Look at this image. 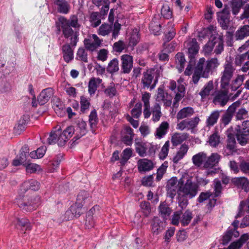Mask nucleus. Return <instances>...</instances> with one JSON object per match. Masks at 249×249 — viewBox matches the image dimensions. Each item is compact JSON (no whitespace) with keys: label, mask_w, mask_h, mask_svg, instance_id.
<instances>
[{"label":"nucleus","mask_w":249,"mask_h":249,"mask_svg":"<svg viewBox=\"0 0 249 249\" xmlns=\"http://www.w3.org/2000/svg\"><path fill=\"white\" fill-rule=\"evenodd\" d=\"M59 21L64 37L70 38V44L72 46H76L78 41V31L80 26L77 16L75 15H71L69 19L61 17L59 18Z\"/></svg>","instance_id":"obj_1"},{"label":"nucleus","mask_w":249,"mask_h":249,"mask_svg":"<svg viewBox=\"0 0 249 249\" xmlns=\"http://www.w3.org/2000/svg\"><path fill=\"white\" fill-rule=\"evenodd\" d=\"M219 65V62L217 58H212L207 61L203 57L200 58L195 68L192 76L193 83L197 84L201 77L208 78Z\"/></svg>","instance_id":"obj_2"},{"label":"nucleus","mask_w":249,"mask_h":249,"mask_svg":"<svg viewBox=\"0 0 249 249\" xmlns=\"http://www.w3.org/2000/svg\"><path fill=\"white\" fill-rule=\"evenodd\" d=\"M75 134V128L72 126L67 127L62 132L61 126L54 127L47 139L48 143L53 144L57 143L60 146H64L68 140Z\"/></svg>","instance_id":"obj_3"},{"label":"nucleus","mask_w":249,"mask_h":249,"mask_svg":"<svg viewBox=\"0 0 249 249\" xmlns=\"http://www.w3.org/2000/svg\"><path fill=\"white\" fill-rule=\"evenodd\" d=\"M151 95L149 93L145 92L142 97V100L143 103V115L145 118H148L152 115V120L154 122H158L161 115V107L160 104L156 103L150 109L149 100Z\"/></svg>","instance_id":"obj_4"},{"label":"nucleus","mask_w":249,"mask_h":249,"mask_svg":"<svg viewBox=\"0 0 249 249\" xmlns=\"http://www.w3.org/2000/svg\"><path fill=\"white\" fill-rule=\"evenodd\" d=\"M20 192L16 199V203L20 209L26 212H31L36 209L40 205V197L36 196H23Z\"/></svg>","instance_id":"obj_5"},{"label":"nucleus","mask_w":249,"mask_h":249,"mask_svg":"<svg viewBox=\"0 0 249 249\" xmlns=\"http://www.w3.org/2000/svg\"><path fill=\"white\" fill-rule=\"evenodd\" d=\"M178 193L186 196L189 199L196 195L199 188L198 184L190 179H187L184 183L183 179L181 178L178 180Z\"/></svg>","instance_id":"obj_6"},{"label":"nucleus","mask_w":249,"mask_h":249,"mask_svg":"<svg viewBox=\"0 0 249 249\" xmlns=\"http://www.w3.org/2000/svg\"><path fill=\"white\" fill-rule=\"evenodd\" d=\"M235 69L232 64L227 61L223 65V70L221 72L220 87L222 89H226L229 86Z\"/></svg>","instance_id":"obj_7"},{"label":"nucleus","mask_w":249,"mask_h":249,"mask_svg":"<svg viewBox=\"0 0 249 249\" xmlns=\"http://www.w3.org/2000/svg\"><path fill=\"white\" fill-rule=\"evenodd\" d=\"M235 135L239 143L245 145L249 143V121H244L235 128Z\"/></svg>","instance_id":"obj_8"},{"label":"nucleus","mask_w":249,"mask_h":249,"mask_svg":"<svg viewBox=\"0 0 249 249\" xmlns=\"http://www.w3.org/2000/svg\"><path fill=\"white\" fill-rule=\"evenodd\" d=\"M221 159V156L216 153H212L210 156H206V159L204 163L203 169H207L205 173L206 176H213L216 173V169Z\"/></svg>","instance_id":"obj_9"},{"label":"nucleus","mask_w":249,"mask_h":249,"mask_svg":"<svg viewBox=\"0 0 249 249\" xmlns=\"http://www.w3.org/2000/svg\"><path fill=\"white\" fill-rule=\"evenodd\" d=\"M241 104V102L238 100L233 103L229 107L221 119V123L224 126L227 125L231 122L236 109L240 107Z\"/></svg>","instance_id":"obj_10"},{"label":"nucleus","mask_w":249,"mask_h":249,"mask_svg":"<svg viewBox=\"0 0 249 249\" xmlns=\"http://www.w3.org/2000/svg\"><path fill=\"white\" fill-rule=\"evenodd\" d=\"M199 121L200 119L198 117L183 120L177 124V129L181 131L184 129L193 130L197 126Z\"/></svg>","instance_id":"obj_11"},{"label":"nucleus","mask_w":249,"mask_h":249,"mask_svg":"<svg viewBox=\"0 0 249 249\" xmlns=\"http://www.w3.org/2000/svg\"><path fill=\"white\" fill-rule=\"evenodd\" d=\"M91 37L92 39H85L84 40V43L85 48L88 50L93 52L101 46L103 40L100 39L95 34L92 35Z\"/></svg>","instance_id":"obj_12"},{"label":"nucleus","mask_w":249,"mask_h":249,"mask_svg":"<svg viewBox=\"0 0 249 249\" xmlns=\"http://www.w3.org/2000/svg\"><path fill=\"white\" fill-rule=\"evenodd\" d=\"M218 91L213 100V103L215 105H219L221 107H224L230 100V97L228 95V91L225 89Z\"/></svg>","instance_id":"obj_13"},{"label":"nucleus","mask_w":249,"mask_h":249,"mask_svg":"<svg viewBox=\"0 0 249 249\" xmlns=\"http://www.w3.org/2000/svg\"><path fill=\"white\" fill-rule=\"evenodd\" d=\"M155 99L158 103L163 102L165 107H169L172 104V97L167 92H166L162 88L158 89Z\"/></svg>","instance_id":"obj_14"},{"label":"nucleus","mask_w":249,"mask_h":249,"mask_svg":"<svg viewBox=\"0 0 249 249\" xmlns=\"http://www.w3.org/2000/svg\"><path fill=\"white\" fill-rule=\"evenodd\" d=\"M122 72L129 73L133 68V56L129 54H123L121 56Z\"/></svg>","instance_id":"obj_15"},{"label":"nucleus","mask_w":249,"mask_h":249,"mask_svg":"<svg viewBox=\"0 0 249 249\" xmlns=\"http://www.w3.org/2000/svg\"><path fill=\"white\" fill-rule=\"evenodd\" d=\"M188 49L189 59H196V56L198 53L199 46L196 38H192L185 42Z\"/></svg>","instance_id":"obj_16"},{"label":"nucleus","mask_w":249,"mask_h":249,"mask_svg":"<svg viewBox=\"0 0 249 249\" xmlns=\"http://www.w3.org/2000/svg\"><path fill=\"white\" fill-rule=\"evenodd\" d=\"M153 73V71L152 70H147L143 72L141 79V83L143 89L150 88V89H153L154 88L156 85L155 83L151 85L154 78Z\"/></svg>","instance_id":"obj_17"},{"label":"nucleus","mask_w":249,"mask_h":249,"mask_svg":"<svg viewBox=\"0 0 249 249\" xmlns=\"http://www.w3.org/2000/svg\"><path fill=\"white\" fill-rule=\"evenodd\" d=\"M230 11L228 5H225L223 10L218 13V21L224 30H227L230 19Z\"/></svg>","instance_id":"obj_18"},{"label":"nucleus","mask_w":249,"mask_h":249,"mask_svg":"<svg viewBox=\"0 0 249 249\" xmlns=\"http://www.w3.org/2000/svg\"><path fill=\"white\" fill-rule=\"evenodd\" d=\"M236 141L233 134L230 133L228 135L227 144L224 149V154L225 156L232 155L236 151Z\"/></svg>","instance_id":"obj_19"},{"label":"nucleus","mask_w":249,"mask_h":249,"mask_svg":"<svg viewBox=\"0 0 249 249\" xmlns=\"http://www.w3.org/2000/svg\"><path fill=\"white\" fill-rule=\"evenodd\" d=\"M87 124L85 121L80 120L77 124V126L75 129V136L73 137L72 144H75L76 141L81 137L85 135L87 132Z\"/></svg>","instance_id":"obj_20"},{"label":"nucleus","mask_w":249,"mask_h":249,"mask_svg":"<svg viewBox=\"0 0 249 249\" xmlns=\"http://www.w3.org/2000/svg\"><path fill=\"white\" fill-rule=\"evenodd\" d=\"M178 180L176 177L170 178L167 183L166 190L170 197L174 198L178 193Z\"/></svg>","instance_id":"obj_21"},{"label":"nucleus","mask_w":249,"mask_h":249,"mask_svg":"<svg viewBox=\"0 0 249 249\" xmlns=\"http://www.w3.org/2000/svg\"><path fill=\"white\" fill-rule=\"evenodd\" d=\"M53 93V89L47 88L43 89L37 97V102L40 105L45 104L50 99Z\"/></svg>","instance_id":"obj_22"},{"label":"nucleus","mask_w":249,"mask_h":249,"mask_svg":"<svg viewBox=\"0 0 249 249\" xmlns=\"http://www.w3.org/2000/svg\"><path fill=\"white\" fill-rule=\"evenodd\" d=\"M40 183L34 179H31L24 182L21 185L20 192H25L27 190L30 189L34 191H37L39 189Z\"/></svg>","instance_id":"obj_23"},{"label":"nucleus","mask_w":249,"mask_h":249,"mask_svg":"<svg viewBox=\"0 0 249 249\" xmlns=\"http://www.w3.org/2000/svg\"><path fill=\"white\" fill-rule=\"evenodd\" d=\"M233 183L239 188H242L245 192L249 191V181L245 177L235 178H232Z\"/></svg>","instance_id":"obj_24"},{"label":"nucleus","mask_w":249,"mask_h":249,"mask_svg":"<svg viewBox=\"0 0 249 249\" xmlns=\"http://www.w3.org/2000/svg\"><path fill=\"white\" fill-rule=\"evenodd\" d=\"M56 6L57 11L62 14H66L69 13L70 5L65 0H55L53 2Z\"/></svg>","instance_id":"obj_25"},{"label":"nucleus","mask_w":249,"mask_h":249,"mask_svg":"<svg viewBox=\"0 0 249 249\" xmlns=\"http://www.w3.org/2000/svg\"><path fill=\"white\" fill-rule=\"evenodd\" d=\"M220 111L215 110L213 111L208 116L206 120V126L210 128L216 124L220 117Z\"/></svg>","instance_id":"obj_26"},{"label":"nucleus","mask_w":249,"mask_h":249,"mask_svg":"<svg viewBox=\"0 0 249 249\" xmlns=\"http://www.w3.org/2000/svg\"><path fill=\"white\" fill-rule=\"evenodd\" d=\"M158 211L160 215L166 220L172 213V210L165 202H162L158 207Z\"/></svg>","instance_id":"obj_27"},{"label":"nucleus","mask_w":249,"mask_h":249,"mask_svg":"<svg viewBox=\"0 0 249 249\" xmlns=\"http://www.w3.org/2000/svg\"><path fill=\"white\" fill-rule=\"evenodd\" d=\"M195 113L194 109L190 107H187L181 109L177 113L176 118L178 120L189 118Z\"/></svg>","instance_id":"obj_28"},{"label":"nucleus","mask_w":249,"mask_h":249,"mask_svg":"<svg viewBox=\"0 0 249 249\" xmlns=\"http://www.w3.org/2000/svg\"><path fill=\"white\" fill-rule=\"evenodd\" d=\"M138 166L140 172H146L152 170L154 166L151 160L143 159L138 160Z\"/></svg>","instance_id":"obj_29"},{"label":"nucleus","mask_w":249,"mask_h":249,"mask_svg":"<svg viewBox=\"0 0 249 249\" xmlns=\"http://www.w3.org/2000/svg\"><path fill=\"white\" fill-rule=\"evenodd\" d=\"M102 80L99 78H91L88 84V91L90 96L94 95L97 90V88L101 84Z\"/></svg>","instance_id":"obj_30"},{"label":"nucleus","mask_w":249,"mask_h":249,"mask_svg":"<svg viewBox=\"0 0 249 249\" xmlns=\"http://www.w3.org/2000/svg\"><path fill=\"white\" fill-rule=\"evenodd\" d=\"M90 194L85 191H81L77 195L75 203L79 207H82L83 205L90 199Z\"/></svg>","instance_id":"obj_31"},{"label":"nucleus","mask_w":249,"mask_h":249,"mask_svg":"<svg viewBox=\"0 0 249 249\" xmlns=\"http://www.w3.org/2000/svg\"><path fill=\"white\" fill-rule=\"evenodd\" d=\"M206 159V154L203 152H199L193 156L192 161L196 166L203 168Z\"/></svg>","instance_id":"obj_32"},{"label":"nucleus","mask_w":249,"mask_h":249,"mask_svg":"<svg viewBox=\"0 0 249 249\" xmlns=\"http://www.w3.org/2000/svg\"><path fill=\"white\" fill-rule=\"evenodd\" d=\"M188 149L189 146L187 144L185 143L182 144L180 146L179 150L173 159L174 163H177L179 160L182 159L187 154Z\"/></svg>","instance_id":"obj_33"},{"label":"nucleus","mask_w":249,"mask_h":249,"mask_svg":"<svg viewBox=\"0 0 249 249\" xmlns=\"http://www.w3.org/2000/svg\"><path fill=\"white\" fill-rule=\"evenodd\" d=\"M169 128V124L167 122H162L156 129L155 136L158 139L162 138L165 136Z\"/></svg>","instance_id":"obj_34"},{"label":"nucleus","mask_w":249,"mask_h":249,"mask_svg":"<svg viewBox=\"0 0 249 249\" xmlns=\"http://www.w3.org/2000/svg\"><path fill=\"white\" fill-rule=\"evenodd\" d=\"M188 137V134L185 133H175L171 138V142L173 146H176L185 141Z\"/></svg>","instance_id":"obj_35"},{"label":"nucleus","mask_w":249,"mask_h":249,"mask_svg":"<svg viewBox=\"0 0 249 249\" xmlns=\"http://www.w3.org/2000/svg\"><path fill=\"white\" fill-rule=\"evenodd\" d=\"M213 89V81H209L203 88L199 93L202 100L206 99L210 95L211 92Z\"/></svg>","instance_id":"obj_36"},{"label":"nucleus","mask_w":249,"mask_h":249,"mask_svg":"<svg viewBox=\"0 0 249 249\" xmlns=\"http://www.w3.org/2000/svg\"><path fill=\"white\" fill-rule=\"evenodd\" d=\"M249 36V25L242 26L236 32L235 37L236 40H242Z\"/></svg>","instance_id":"obj_37"},{"label":"nucleus","mask_w":249,"mask_h":249,"mask_svg":"<svg viewBox=\"0 0 249 249\" xmlns=\"http://www.w3.org/2000/svg\"><path fill=\"white\" fill-rule=\"evenodd\" d=\"M62 53L64 59L66 62L68 63L73 59V51L70 44H66L63 46Z\"/></svg>","instance_id":"obj_38"},{"label":"nucleus","mask_w":249,"mask_h":249,"mask_svg":"<svg viewBox=\"0 0 249 249\" xmlns=\"http://www.w3.org/2000/svg\"><path fill=\"white\" fill-rule=\"evenodd\" d=\"M162 223L158 217H154L151 224V231L154 234L158 235L162 230Z\"/></svg>","instance_id":"obj_39"},{"label":"nucleus","mask_w":249,"mask_h":249,"mask_svg":"<svg viewBox=\"0 0 249 249\" xmlns=\"http://www.w3.org/2000/svg\"><path fill=\"white\" fill-rule=\"evenodd\" d=\"M125 135L123 138V141L124 143L127 145H130L132 143L134 134L133 129L129 126L125 127Z\"/></svg>","instance_id":"obj_40"},{"label":"nucleus","mask_w":249,"mask_h":249,"mask_svg":"<svg viewBox=\"0 0 249 249\" xmlns=\"http://www.w3.org/2000/svg\"><path fill=\"white\" fill-rule=\"evenodd\" d=\"M239 232L235 229H231L227 231L222 238V244H227L231 240L232 236L235 237L239 236Z\"/></svg>","instance_id":"obj_41"},{"label":"nucleus","mask_w":249,"mask_h":249,"mask_svg":"<svg viewBox=\"0 0 249 249\" xmlns=\"http://www.w3.org/2000/svg\"><path fill=\"white\" fill-rule=\"evenodd\" d=\"M243 4V0H231V7L232 13L234 15L238 14Z\"/></svg>","instance_id":"obj_42"},{"label":"nucleus","mask_w":249,"mask_h":249,"mask_svg":"<svg viewBox=\"0 0 249 249\" xmlns=\"http://www.w3.org/2000/svg\"><path fill=\"white\" fill-rule=\"evenodd\" d=\"M82 207H80L76 203L70 207V209L66 212V214L70 216L71 214V217H78L82 213L81 210Z\"/></svg>","instance_id":"obj_43"},{"label":"nucleus","mask_w":249,"mask_h":249,"mask_svg":"<svg viewBox=\"0 0 249 249\" xmlns=\"http://www.w3.org/2000/svg\"><path fill=\"white\" fill-rule=\"evenodd\" d=\"M98 122L97 112L95 109L93 110L89 115V123L92 132H95V129Z\"/></svg>","instance_id":"obj_44"},{"label":"nucleus","mask_w":249,"mask_h":249,"mask_svg":"<svg viewBox=\"0 0 249 249\" xmlns=\"http://www.w3.org/2000/svg\"><path fill=\"white\" fill-rule=\"evenodd\" d=\"M101 14L99 12H92L90 16L89 21L93 27L98 26L101 23Z\"/></svg>","instance_id":"obj_45"},{"label":"nucleus","mask_w":249,"mask_h":249,"mask_svg":"<svg viewBox=\"0 0 249 249\" xmlns=\"http://www.w3.org/2000/svg\"><path fill=\"white\" fill-rule=\"evenodd\" d=\"M112 25L104 23L100 26L98 30V34L102 36L108 35L112 30Z\"/></svg>","instance_id":"obj_46"},{"label":"nucleus","mask_w":249,"mask_h":249,"mask_svg":"<svg viewBox=\"0 0 249 249\" xmlns=\"http://www.w3.org/2000/svg\"><path fill=\"white\" fill-rule=\"evenodd\" d=\"M181 215L180 223L182 225L184 226L188 225L193 217L192 212L187 210L184 213H182Z\"/></svg>","instance_id":"obj_47"},{"label":"nucleus","mask_w":249,"mask_h":249,"mask_svg":"<svg viewBox=\"0 0 249 249\" xmlns=\"http://www.w3.org/2000/svg\"><path fill=\"white\" fill-rule=\"evenodd\" d=\"M119 69L118 60L116 58H114L111 60L107 68V71L111 74L118 71Z\"/></svg>","instance_id":"obj_48"},{"label":"nucleus","mask_w":249,"mask_h":249,"mask_svg":"<svg viewBox=\"0 0 249 249\" xmlns=\"http://www.w3.org/2000/svg\"><path fill=\"white\" fill-rule=\"evenodd\" d=\"M245 77L243 75H239L233 80L231 84V90H237L243 84Z\"/></svg>","instance_id":"obj_49"},{"label":"nucleus","mask_w":249,"mask_h":249,"mask_svg":"<svg viewBox=\"0 0 249 249\" xmlns=\"http://www.w3.org/2000/svg\"><path fill=\"white\" fill-rule=\"evenodd\" d=\"M213 39H214V41H217L216 44H217L215 49L214 50V53L217 55L220 54L224 50L223 36H220L218 38L214 37Z\"/></svg>","instance_id":"obj_50"},{"label":"nucleus","mask_w":249,"mask_h":249,"mask_svg":"<svg viewBox=\"0 0 249 249\" xmlns=\"http://www.w3.org/2000/svg\"><path fill=\"white\" fill-rule=\"evenodd\" d=\"M220 136L217 131L212 134L209 138L208 142L209 144L213 147H216L220 143Z\"/></svg>","instance_id":"obj_51"},{"label":"nucleus","mask_w":249,"mask_h":249,"mask_svg":"<svg viewBox=\"0 0 249 249\" xmlns=\"http://www.w3.org/2000/svg\"><path fill=\"white\" fill-rule=\"evenodd\" d=\"M24 166L26 168V172L28 173H35L41 171L40 166L36 163H25Z\"/></svg>","instance_id":"obj_52"},{"label":"nucleus","mask_w":249,"mask_h":249,"mask_svg":"<svg viewBox=\"0 0 249 249\" xmlns=\"http://www.w3.org/2000/svg\"><path fill=\"white\" fill-rule=\"evenodd\" d=\"M216 42L217 41H214V39L213 38L204 46L203 52L205 56L209 55L211 53Z\"/></svg>","instance_id":"obj_53"},{"label":"nucleus","mask_w":249,"mask_h":249,"mask_svg":"<svg viewBox=\"0 0 249 249\" xmlns=\"http://www.w3.org/2000/svg\"><path fill=\"white\" fill-rule=\"evenodd\" d=\"M29 153V148L28 145H25L21 148L20 150V153L18 159H20L21 161L24 163H26L25 161L27 159V157L28 156Z\"/></svg>","instance_id":"obj_54"},{"label":"nucleus","mask_w":249,"mask_h":249,"mask_svg":"<svg viewBox=\"0 0 249 249\" xmlns=\"http://www.w3.org/2000/svg\"><path fill=\"white\" fill-rule=\"evenodd\" d=\"M29 119L28 115H23L19 120L18 125L15 127V130L20 131L23 130L25 124L29 121Z\"/></svg>","instance_id":"obj_55"},{"label":"nucleus","mask_w":249,"mask_h":249,"mask_svg":"<svg viewBox=\"0 0 249 249\" xmlns=\"http://www.w3.org/2000/svg\"><path fill=\"white\" fill-rule=\"evenodd\" d=\"M185 88L183 85H180L178 87V92L176 93L174 98L173 106L175 107L184 95Z\"/></svg>","instance_id":"obj_56"},{"label":"nucleus","mask_w":249,"mask_h":249,"mask_svg":"<svg viewBox=\"0 0 249 249\" xmlns=\"http://www.w3.org/2000/svg\"><path fill=\"white\" fill-rule=\"evenodd\" d=\"M90 103L89 100L85 96H81L80 98V110L82 113H85L89 109Z\"/></svg>","instance_id":"obj_57"},{"label":"nucleus","mask_w":249,"mask_h":249,"mask_svg":"<svg viewBox=\"0 0 249 249\" xmlns=\"http://www.w3.org/2000/svg\"><path fill=\"white\" fill-rule=\"evenodd\" d=\"M186 61L184 54L181 53H178L176 55V63L178 65H179L178 70H182L184 68Z\"/></svg>","instance_id":"obj_58"},{"label":"nucleus","mask_w":249,"mask_h":249,"mask_svg":"<svg viewBox=\"0 0 249 249\" xmlns=\"http://www.w3.org/2000/svg\"><path fill=\"white\" fill-rule=\"evenodd\" d=\"M136 151L141 157H144L146 151V147L145 143L142 142H136Z\"/></svg>","instance_id":"obj_59"},{"label":"nucleus","mask_w":249,"mask_h":249,"mask_svg":"<svg viewBox=\"0 0 249 249\" xmlns=\"http://www.w3.org/2000/svg\"><path fill=\"white\" fill-rule=\"evenodd\" d=\"M132 151L131 148H126L123 151L121 160V164L124 165L131 157Z\"/></svg>","instance_id":"obj_60"},{"label":"nucleus","mask_w":249,"mask_h":249,"mask_svg":"<svg viewBox=\"0 0 249 249\" xmlns=\"http://www.w3.org/2000/svg\"><path fill=\"white\" fill-rule=\"evenodd\" d=\"M178 206L182 209H184L188 204V198H189L187 196L179 194V193H178Z\"/></svg>","instance_id":"obj_61"},{"label":"nucleus","mask_w":249,"mask_h":249,"mask_svg":"<svg viewBox=\"0 0 249 249\" xmlns=\"http://www.w3.org/2000/svg\"><path fill=\"white\" fill-rule=\"evenodd\" d=\"M142 104L137 103L131 110L132 116L135 118H139L142 114Z\"/></svg>","instance_id":"obj_62"},{"label":"nucleus","mask_w":249,"mask_h":249,"mask_svg":"<svg viewBox=\"0 0 249 249\" xmlns=\"http://www.w3.org/2000/svg\"><path fill=\"white\" fill-rule=\"evenodd\" d=\"M170 146L169 141H166L163 146L162 147L161 151L159 154L160 158V159H164L168 155Z\"/></svg>","instance_id":"obj_63"},{"label":"nucleus","mask_w":249,"mask_h":249,"mask_svg":"<svg viewBox=\"0 0 249 249\" xmlns=\"http://www.w3.org/2000/svg\"><path fill=\"white\" fill-rule=\"evenodd\" d=\"M248 111L245 108H241L236 113L235 118L237 120H242L247 118Z\"/></svg>","instance_id":"obj_64"}]
</instances>
